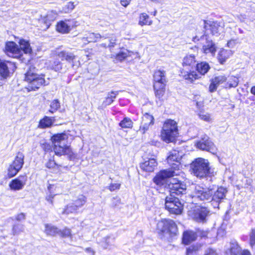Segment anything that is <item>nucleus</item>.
<instances>
[{
    "label": "nucleus",
    "mask_w": 255,
    "mask_h": 255,
    "mask_svg": "<svg viewBox=\"0 0 255 255\" xmlns=\"http://www.w3.org/2000/svg\"><path fill=\"white\" fill-rule=\"evenodd\" d=\"M102 37H103L99 33L89 32L86 34V36L83 37L82 39L85 43H87L96 42Z\"/></svg>",
    "instance_id": "29"
},
{
    "label": "nucleus",
    "mask_w": 255,
    "mask_h": 255,
    "mask_svg": "<svg viewBox=\"0 0 255 255\" xmlns=\"http://www.w3.org/2000/svg\"><path fill=\"white\" fill-rule=\"evenodd\" d=\"M52 188L51 186H49L48 187V189L49 190V191H50V194L48 195V196H47L46 197V200L49 202L50 203V204H51L52 205L53 204V198H54V197L55 196L56 194H53L51 192V188Z\"/></svg>",
    "instance_id": "52"
},
{
    "label": "nucleus",
    "mask_w": 255,
    "mask_h": 255,
    "mask_svg": "<svg viewBox=\"0 0 255 255\" xmlns=\"http://www.w3.org/2000/svg\"><path fill=\"white\" fill-rule=\"evenodd\" d=\"M239 38L238 37L232 38L231 39L228 40L227 45L230 48H233L238 43Z\"/></svg>",
    "instance_id": "49"
},
{
    "label": "nucleus",
    "mask_w": 255,
    "mask_h": 255,
    "mask_svg": "<svg viewBox=\"0 0 255 255\" xmlns=\"http://www.w3.org/2000/svg\"><path fill=\"white\" fill-rule=\"evenodd\" d=\"M202 50L206 54H211L214 55L216 50L217 46L212 40L209 39V37L206 38L205 41L202 42Z\"/></svg>",
    "instance_id": "21"
},
{
    "label": "nucleus",
    "mask_w": 255,
    "mask_h": 255,
    "mask_svg": "<svg viewBox=\"0 0 255 255\" xmlns=\"http://www.w3.org/2000/svg\"><path fill=\"white\" fill-rule=\"evenodd\" d=\"M75 7L74 2L72 1L68 2L66 3L65 7L63 8V10L61 12H64L65 13L69 12L73 10Z\"/></svg>",
    "instance_id": "44"
},
{
    "label": "nucleus",
    "mask_w": 255,
    "mask_h": 255,
    "mask_svg": "<svg viewBox=\"0 0 255 255\" xmlns=\"http://www.w3.org/2000/svg\"><path fill=\"white\" fill-rule=\"evenodd\" d=\"M58 13L55 10L48 11L46 16L44 17L45 22L46 23H50V22L53 21L57 17Z\"/></svg>",
    "instance_id": "36"
},
{
    "label": "nucleus",
    "mask_w": 255,
    "mask_h": 255,
    "mask_svg": "<svg viewBox=\"0 0 255 255\" xmlns=\"http://www.w3.org/2000/svg\"><path fill=\"white\" fill-rule=\"evenodd\" d=\"M196 146L197 148L215 154L217 149L214 144L212 142L207 135H204L200 140L197 142Z\"/></svg>",
    "instance_id": "14"
},
{
    "label": "nucleus",
    "mask_w": 255,
    "mask_h": 255,
    "mask_svg": "<svg viewBox=\"0 0 255 255\" xmlns=\"http://www.w3.org/2000/svg\"><path fill=\"white\" fill-rule=\"evenodd\" d=\"M36 71L35 67L30 66L25 74V80L28 83L27 88L28 91H35L46 85L44 76L36 74Z\"/></svg>",
    "instance_id": "5"
},
{
    "label": "nucleus",
    "mask_w": 255,
    "mask_h": 255,
    "mask_svg": "<svg viewBox=\"0 0 255 255\" xmlns=\"http://www.w3.org/2000/svg\"><path fill=\"white\" fill-rule=\"evenodd\" d=\"M152 23V20L146 13H142L139 17L138 24L140 26L150 25Z\"/></svg>",
    "instance_id": "32"
},
{
    "label": "nucleus",
    "mask_w": 255,
    "mask_h": 255,
    "mask_svg": "<svg viewBox=\"0 0 255 255\" xmlns=\"http://www.w3.org/2000/svg\"><path fill=\"white\" fill-rule=\"evenodd\" d=\"M191 168L194 175L199 178L206 177L209 173V162L202 158H198L193 161Z\"/></svg>",
    "instance_id": "8"
},
{
    "label": "nucleus",
    "mask_w": 255,
    "mask_h": 255,
    "mask_svg": "<svg viewBox=\"0 0 255 255\" xmlns=\"http://www.w3.org/2000/svg\"><path fill=\"white\" fill-rule=\"evenodd\" d=\"M165 206L170 213L176 215L180 214L183 209V206L179 199L171 195L166 197Z\"/></svg>",
    "instance_id": "10"
},
{
    "label": "nucleus",
    "mask_w": 255,
    "mask_h": 255,
    "mask_svg": "<svg viewBox=\"0 0 255 255\" xmlns=\"http://www.w3.org/2000/svg\"><path fill=\"white\" fill-rule=\"evenodd\" d=\"M200 247L197 245L189 247L187 249V255H196V252L199 250Z\"/></svg>",
    "instance_id": "43"
},
{
    "label": "nucleus",
    "mask_w": 255,
    "mask_h": 255,
    "mask_svg": "<svg viewBox=\"0 0 255 255\" xmlns=\"http://www.w3.org/2000/svg\"><path fill=\"white\" fill-rule=\"evenodd\" d=\"M68 135L65 133H57L53 135L51 140L54 144L53 150L55 154L58 156L67 155L70 160H74L77 155L74 153L70 146L67 145Z\"/></svg>",
    "instance_id": "2"
},
{
    "label": "nucleus",
    "mask_w": 255,
    "mask_h": 255,
    "mask_svg": "<svg viewBox=\"0 0 255 255\" xmlns=\"http://www.w3.org/2000/svg\"><path fill=\"white\" fill-rule=\"evenodd\" d=\"M126 54L122 52L117 54L116 58L118 60L122 61L126 58Z\"/></svg>",
    "instance_id": "60"
},
{
    "label": "nucleus",
    "mask_w": 255,
    "mask_h": 255,
    "mask_svg": "<svg viewBox=\"0 0 255 255\" xmlns=\"http://www.w3.org/2000/svg\"><path fill=\"white\" fill-rule=\"evenodd\" d=\"M208 37V36L204 30H203L202 32H201L199 30H197L196 36L193 38V41L194 42L199 40L203 41L204 39H206V38Z\"/></svg>",
    "instance_id": "38"
},
{
    "label": "nucleus",
    "mask_w": 255,
    "mask_h": 255,
    "mask_svg": "<svg viewBox=\"0 0 255 255\" xmlns=\"http://www.w3.org/2000/svg\"><path fill=\"white\" fill-rule=\"evenodd\" d=\"M204 255H218V254L215 250L209 248L205 251Z\"/></svg>",
    "instance_id": "56"
},
{
    "label": "nucleus",
    "mask_w": 255,
    "mask_h": 255,
    "mask_svg": "<svg viewBox=\"0 0 255 255\" xmlns=\"http://www.w3.org/2000/svg\"><path fill=\"white\" fill-rule=\"evenodd\" d=\"M27 181L25 175L20 176L17 178L12 179L9 183V187L12 190L17 191L23 189Z\"/></svg>",
    "instance_id": "19"
},
{
    "label": "nucleus",
    "mask_w": 255,
    "mask_h": 255,
    "mask_svg": "<svg viewBox=\"0 0 255 255\" xmlns=\"http://www.w3.org/2000/svg\"><path fill=\"white\" fill-rule=\"evenodd\" d=\"M166 72L164 70H158L154 72L153 75V80L154 81V86L157 88L161 85L165 87L167 82L166 78Z\"/></svg>",
    "instance_id": "20"
},
{
    "label": "nucleus",
    "mask_w": 255,
    "mask_h": 255,
    "mask_svg": "<svg viewBox=\"0 0 255 255\" xmlns=\"http://www.w3.org/2000/svg\"><path fill=\"white\" fill-rule=\"evenodd\" d=\"M196 69L200 75H204L210 69L209 64L206 62H202L196 64Z\"/></svg>",
    "instance_id": "33"
},
{
    "label": "nucleus",
    "mask_w": 255,
    "mask_h": 255,
    "mask_svg": "<svg viewBox=\"0 0 255 255\" xmlns=\"http://www.w3.org/2000/svg\"><path fill=\"white\" fill-rule=\"evenodd\" d=\"M168 187L170 193V195L174 196V195H180L186 193V184L184 182L177 178L171 179Z\"/></svg>",
    "instance_id": "11"
},
{
    "label": "nucleus",
    "mask_w": 255,
    "mask_h": 255,
    "mask_svg": "<svg viewBox=\"0 0 255 255\" xmlns=\"http://www.w3.org/2000/svg\"><path fill=\"white\" fill-rule=\"evenodd\" d=\"M60 107V103L57 99L53 100L50 104L49 112L52 114L55 113Z\"/></svg>",
    "instance_id": "39"
},
{
    "label": "nucleus",
    "mask_w": 255,
    "mask_h": 255,
    "mask_svg": "<svg viewBox=\"0 0 255 255\" xmlns=\"http://www.w3.org/2000/svg\"><path fill=\"white\" fill-rule=\"evenodd\" d=\"M209 210L205 207H198L193 210L189 211V215L197 222H204L209 214Z\"/></svg>",
    "instance_id": "13"
},
{
    "label": "nucleus",
    "mask_w": 255,
    "mask_h": 255,
    "mask_svg": "<svg viewBox=\"0 0 255 255\" xmlns=\"http://www.w3.org/2000/svg\"><path fill=\"white\" fill-rule=\"evenodd\" d=\"M56 165L53 158L49 159L48 161L46 163V166L48 168H54Z\"/></svg>",
    "instance_id": "54"
},
{
    "label": "nucleus",
    "mask_w": 255,
    "mask_h": 255,
    "mask_svg": "<svg viewBox=\"0 0 255 255\" xmlns=\"http://www.w3.org/2000/svg\"><path fill=\"white\" fill-rule=\"evenodd\" d=\"M129 57H131V59H139V55L137 52L128 51V58Z\"/></svg>",
    "instance_id": "59"
},
{
    "label": "nucleus",
    "mask_w": 255,
    "mask_h": 255,
    "mask_svg": "<svg viewBox=\"0 0 255 255\" xmlns=\"http://www.w3.org/2000/svg\"><path fill=\"white\" fill-rule=\"evenodd\" d=\"M18 43L20 48L14 42L9 41L6 43L5 50L9 56L20 59L23 55V52L28 54L32 52V49L28 41L24 39H20Z\"/></svg>",
    "instance_id": "3"
},
{
    "label": "nucleus",
    "mask_w": 255,
    "mask_h": 255,
    "mask_svg": "<svg viewBox=\"0 0 255 255\" xmlns=\"http://www.w3.org/2000/svg\"><path fill=\"white\" fill-rule=\"evenodd\" d=\"M157 165V162L154 158L149 159L140 164V168L146 172H152Z\"/></svg>",
    "instance_id": "25"
},
{
    "label": "nucleus",
    "mask_w": 255,
    "mask_h": 255,
    "mask_svg": "<svg viewBox=\"0 0 255 255\" xmlns=\"http://www.w3.org/2000/svg\"><path fill=\"white\" fill-rule=\"evenodd\" d=\"M189 195L195 201H209L211 200L217 202L224 199L227 193L226 189L220 187L215 192L212 189L205 188L198 184H192L189 188Z\"/></svg>",
    "instance_id": "1"
},
{
    "label": "nucleus",
    "mask_w": 255,
    "mask_h": 255,
    "mask_svg": "<svg viewBox=\"0 0 255 255\" xmlns=\"http://www.w3.org/2000/svg\"><path fill=\"white\" fill-rule=\"evenodd\" d=\"M49 67L55 71H59L62 69V63L58 60L50 61Z\"/></svg>",
    "instance_id": "37"
},
{
    "label": "nucleus",
    "mask_w": 255,
    "mask_h": 255,
    "mask_svg": "<svg viewBox=\"0 0 255 255\" xmlns=\"http://www.w3.org/2000/svg\"><path fill=\"white\" fill-rule=\"evenodd\" d=\"M177 175L172 168L167 169L160 171L154 178V182L158 185L163 184L165 180L167 178Z\"/></svg>",
    "instance_id": "16"
},
{
    "label": "nucleus",
    "mask_w": 255,
    "mask_h": 255,
    "mask_svg": "<svg viewBox=\"0 0 255 255\" xmlns=\"http://www.w3.org/2000/svg\"><path fill=\"white\" fill-rule=\"evenodd\" d=\"M77 25V21L75 20L66 19L61 21L57 24L56 30L62 33H67L70 32L71 28Z\"/></svg>",
    "instance_id": "17"
},
{
    "label": "nucleus",
    "mask_w": 255,
    "mask_h": 255,
    "mask_svg": "<svg viewBox=\"0 0 255 255\" xmlns=\"http://www.w3.org/2000/svg\"><path fill=\"white\" fill-rule=\"evenodd\" d=\"M197 237L196 233L192 231H186L183 234L182 243L185 245H188L195 241Z\"/></svg>",
    "instance_id": "26"
},
{
    "label": "nucleus",
    "mask_w": 255,
    "mask_h": 255,
    "mask_svg": "<svg viewBox=\"0 0 255 255\" xmlns=\"http://www.w3.org/2000/svg\"><path fill=\"white\" fill-rule=\"evenodd\" d=\"M14 67V65L8 61L0 62V75L3 78L6 79L9 75V69Z\"/></svg>",
    "instance_id": "23"
},
{
    "label": "nucleus",
    "mask_w": 255,
    "mask_h": 255,
    "mask_svg": "<svg viewBox=\"0 0 255 255\" xmlns=\"http://www.w3.org/2000/svg\"><path fill=\"white\" fill-rule=\"evenodd\" d=\"M210 82L211 83L209 85V90L210 92L213 93L217 90L218 85L214 82L212 79L211 80Z\"/></svg>",
    "instance_id": "51"
},
{
    "label": "nucleus",
    "mask_w": 255,
    "mask_h": 255,
    "mask_svg": "<svg viewBox=\"0 0 255 255\" xmlns=\"http://www.w3.org/2000/svg\"><path fill=\"white\" fill-rule=\"evenodd\" d=\"M196 65V61L195 56L192 54L186 55L182 60L183 68L181 71V76L185 80L190 82H193L195 80L200 78V74L192 71Z\"/></svg>",
    "instance_id": "4"
},
{
    "label": "nucleus",
    "mask_w": 255,
    "mask_h": 255,
    "mask_svg": "<svg viewBox=\"0 0 255 255\" xmlns=\"http://www.w3.org/2000/svg\"><path fill=\"white\" fill-rule=\"evenodd\" d=\"M154 123V118L152 115L145 113L143 117L141 122V125L140 127L139 130H142V133L148 130L150 126L153 125Z\"/></svg>",
    "instance_id": "22"
},
{
    "label": "nucleus",
    "mask_w": 255,
    "mask_h": 255,
    "mask_svg": "<svg viewBox=\"0 0 255 255\" xmlns=\"http://www.w3.org/2000/svg\"><path fill=\"white\" fill-rule=\"evenodd\" d=\"M250 244L253 248L255 245V229H253L250 234Z\"/></svg>",
    "instance_id": "50"
},
{
    "label": "nucleus",
    "mask_w": 255,
    "mask_h": 255,
    "mask_svg": "<svg viewBox=\"0 0 255 255\" xmlns=\"http://www.w3.org/2000/svg\"><path fill=\"white\" fill-rule=\"evenodd\" d=\"M87 202L86 196L80 195L74 200L72 203L67 205L62 212V214L68 215L77 212V210L82 207Z\"/></svg>",
    "instance_id": "12"
},
{
    "label": "nucleus",
    "mask_w": 255,
    "mask_h": 255,
    "mask_svg": "<svg viewBox=\"0 0 255 255\" xmlns=\"http://www.w3.org/2000/svg\"><path fill=\"white\" fill-rule=\"evenodd\" d=\"M182 155L179 152L176 150L170 151L167 157V161L168 164L173 169H179V161L181 158Z\"/></svg>",
    "instance_id": "18"
},
{
    "label": "nucleus",
    "mask_w": 255,
    "mask_h": 255,
    "mask_svg": "<svg viewBox=\"0 0 255 255\" xmlns=\"http://www.w3.org/2000/svg\"><path fill=\"white\" fill-rule=\"evenodd\" d=\"M15 219L17 221H24L25 219V215L24 213H21L16 216Z\"/></svg>",
    "instance_id": "58"
},
{
    "label": "nucleus",
    "mask_w": 255,
    "mask_h": 255,
    "mask_svg": "<svg viewBox=\"0 0 255 255\" xmlns=\"http://www.w3.org/2000/svg\"><path fill=\"white\" fill-rule=\"evenodd\" d=\"M58 235L64 238L71 237V230L67 228H64L63 230H60V232Z\"/></svg>",
    "instance_id": "46"
},
{
    "label": "nucleus",
    "mask_w": 255,
    "mask_h": 255,
    "mask_svg": "<svg viewBox=\"0 0 255 255\" xmlns=\"http://www.w3.org/2000/svg\"><path fill=\"white\" fill-rule=\"evenodd\" d=\"M119 125L122 128H128V118H125L124 120L120 123Z\"/></svg>",
    "instance_id": "57"
},
{
    "label": "nucleus",
    "mask_w": 255,
    "mask_h": 255,
    "mask_svg": "<svg viewBox=\"0 0 255 255\" xmlns=\"http://www.w3.org/2000/svg\"><path fill=\"white\" fill-rule=\"evenodd\" d=\"M118 93V91H112L111 93H109L106 100L104 102V104L107 106L112 104L116 98Z\"/></svg>",
    "instance_id": "35"
},
{
    "label": "nucleus",
    "mask_w": 255,
    "mask_h": 255,
    "mask_svg": "<svg viewBox=\"0 0 255 255\" xmlns=\"http://www.w3.org/2000/svg\"><path fill=\"white\" fill-rule=\"evenodd\" d=\"M85 251L90 255H95V252L91 248H86Z\"/></svg>",
    "instance_id": "61"
},
{
    "label": "nucleus",
    "mask_w": 255,
    "mask_h": 255,
    "mask_svg": "<svg viewBox=\"0 0 255 255\" xmlns=\"http://www.w3.org/2000/svg\"><path fill=\"white\" fill-rule=\"evenodd\" d=\"M212 80L219 86L220 84H223L227 81V77L225 75H220L215 76L214 78H212Z\"/></svg>",
    "instance_id": "41"
},
{
    "label": "nucleus",
    "mask_w": 255,
    "mask_h": 255,
    "mask_svg": "<svg viewBox=\"0 0 255 255\" xmlns=\"http://www.w3.org/2000/svg\"><path fill=\"white\" fill-rule=\"evenodd\" d=\"M56 54L62 60H65L69 63L72 62L76 58L73 53L66 50L58 52Z\"/></svg>",
    "instance_id": "27"
},
{
    "label": "nucleus",
    "mask_w": 255,
    "mask_h": 255,
    "mask_svg": "<svg viewBox=\"0 0 255 255\" xmlns=\"http://www.w3.org/2000/svg\"><path fill=\"white\" fill-rule=\"evenodd\" d=\"M43 148L45 149V150H48L50 148V146L48 144H43Z\"/></svg>",
    "instance_id": "63"
},
{
    "label": "nucleus",
    "mask_w": 255,
    "mask_h": 255,
    "mask_svg": "<svg viewBox=\"0 0 255 255\" xmlns=\"http://www.w3.org/2000/svg\"><path fill=\"white\" fill-rule=\"evenodd\" d=\"M121 202V199L119 197H114L112 199V206L114 207L117 206L119 205Z\"/></svg>",
    "instance_id": "55"
},
{
    "label": "nucleus",
    "mask_w": 255,
    "mask_h": 255,
    "mask_svg": "<svg viewBox=\"0 0 255 255\" xmlns=\"http://www.w3.org/2000/svg\"><path fill=\"white\" fill-rule=\"evenodd\" d=\"M115 240L114 236H107L102 239L100 245L104 249L111 250L115 247Z\"/></svg>",
    "instance_id": "24"
},
{
    "label": "nucleus",
    "mask_w": 255,
    "mask_h": 255,
    "mask_svg": "<svg viewBox=\"0 0 255 255\" xmlns=\"http://www.w3.org/2000/svg\"><path fill=\"white\" fill-rule=\"evenodd\" d=\"M154 89L155 90V94L159 100H160L161 98L163 97L165 93V87L161 86V85L159 86V87L156 88L155 86H154Z\"/></svg>",
    "instance_id": "40"
},
{
    "label": "nucleus",
    "mask_w": 255,
    "mask_h": 255,
    "mask_svg": "<svg viewBox=\"0 0 255 255\" xmlns=\"http://www.w3.org/2000/svg\"><path fill=\"white\" fill-rule=\"evenodd\" d=\"M230 251L231 255H238L241 252V248L238 244H233L231 247Z\"/></svg>",
    "instance_id": "45"
},
{
    "label": "nucleus",
    "mask_w": 255,
    "mask_h": 255,
    "mask_svg": "<svg viewBox=\"0 0 255 255\" xmlns=\"http://www.w3.org/2000/svg\"><path fill=\"white\" fill-rule=\"evenodd\" d=\"M121 3L124 6L126 7L128 5V0H121Z\"/></svg>",
    "instance_id": "62"
},
{
    "label": "nucleus",
    "mask_w": 255,
    "mask_h": 255,
    "mask_svg": "<svg viewBox=\"0 0 255 255\" xmlns=\"http://www.w3.org/2000/svg\"><path fill=\"white\" fill-rule=\"evenodd\" d=\"M109 41H110V43L108 46L107 45V44L106 43H102L101 44V46L102 47H103L105 48L108 47L110 48H111L112 47H114L115 45L116 44V38L115 36H112L110 38Z\"/></svg>",
    "instance_id": "47"
},
{
    "label": "nucleus",
    "mask_w": 255,
    "mask_h": 255,
    "mask_svg": "<svg viewBox=\"0 0 255 255\" xmlns=\"http://www.w3.org/2000/svg\"><path fill=\"white\" fill-rule=\"evenodd\" d=\"M24 226L20 224H16L13 225L12 228V232L14 235H18L20 233L23 232Z\"/></svg>",
    "instance_id": "42"
},
{
    "label": "nucleus",
    "mask_w": 255,
    "mask_h": 255,
    "mask_svg": "<svg viewBox=\"0 0 255 255\" xmlns=\"http://www.w3.org/2000/svg\"><path fill=\"white\" fill-rule=\"evenodd\" d=\"M157 230L159 234L170 237L176 235L178 232L175 223L172 220L166 219H162L158 222Z\"/></svg>",
    "instance_id": "7"
},
{
    "label": "nucleus",
    "mask_w": 255,
    "mask_h": 255,
    "mask_svg": "<svg viewBox=\"0 0 255 255\" xmlns=\"http://www.w3.org/2000/svg\"><path fill=\"white\" fill-rule=\"evenodd\" d=\"M121 186L120 183H111L108 187V189L111 191H114L116 190L119 189Z\"/></svg>",
    "instance_id": "53"
},
{
    "label": "nucleus",
    "mask_w": 255,
    "mask_h": 255,
    "mask_svg": "<svg viewBox=\"0 0 255 255\" xmlns=\"http://www.w3.org/2000/svg\"><path fill=\"white\" fill-rule=\"evenodd\" d=\"M24 155L23 153L18 152L14 159L9 164L7 169V176L10 178L15 176L22 168L24 164Z\"/></svg>",
    "instance_id": "9"
},
{
    "label": "nucleus",
    "mask_w": 255,
    "mask_h": 255,
    "mask_svg": "<svg viewBox=\"0 0 255 255\" xmlns=\"http://www.w3.org/2000/svg\"><path fill=\"white\" fill-rule=\"evenodd\" d=\"M44 232L47 235L54 236L59 235L60 230L54 226L46 224L45 225Z\"/></svg>",
    "instance_id": "31"
},
{
    "label": "nucleus",
    "mask_w": 255,
    "mask_h": 255,
    "mask_svg": "<svg viewBox=\"0 0 255 255\" xmlns=\"http://www.w3.org/2000/svg\"><path fill=\"white\" fill-rule=\"evenodd\" d=\"M233 54L232 50L221 49L218 53V59L221 64H223Z\"/></svg>",
    "instance_id": "30"
},
{
    "label": "nucleus",
    "mask_w": 255,
    "mask_h": 255,
    "mask_svg": "<svg viewBox=\"0 0 255 255\" xmlns=\"http://www.w3.org/2000/svg\"><path fill=\"white\" fill-rule=\"evenodd\" d=\"M178 134L177 123L172 120H166L161 131V139L166 143L174 141Z\"/></svg>",
    "instance_id": "6"
},
{
    "label": "nucleus",
    "mask_w": 255,
    "mask_h": 255,
    "mask_svg": "<svg viewBox=\"0 0 255 255\" xmlns=\"http://www.w3.org/2000/svg\"><path fill=\"white\" fill-rule=\"evenodd\" d=\"M55 121V117L44 116V118L39 121L38 127L40 128H50L53 125Z\"/></svg>",
    "instance_id": "28"
},
{
    "label": "nucleus",
    "mask_w": 255,
    "mask_h": 255,
    "mask_svg": "<svg viewBox=\"0 0 255 255\" xmlns=\"http://www.w3.org/2000/svg\"><path fill=\"white\" fill-rule=\"evenodd\" d=\"M227 82L226 84V88L236 87L239 84L238 78L234 76H230L227 78Z\"/></svg>",
    "instance_id": "34"
},
{
    "label": "nucleus",
    "mask_w": 255,
    "mask_h": 255,
    "mask_svg": "<svg viewBox=\"0 0 255 255\" xmlns=\"http://www.w3.org/2000/svg\"><path fill=\"white\" fill-rule=\"evenodd\" d=\"M242 255H251L250 252L248 251H244L242 253Z\"/></svg>",
    "instance_id": "64"
},
{
    "label": "nucleus",
    "mask_w": 255,
    "mask_h": 255,
    "mask_svg": "<svg viewBox=\"0 0 255 255\" xmlns=\"http://www.w3.org/2000/svg\"><path fill=\"white\" fill-rule=\"evenodd\" d=\"M198 116L200 119L205 122H209L211 121L212 119L208 113H204V112H200L198 114Z\"/></svg>",
    "instance_id": "48"
},
{
    "label": "nucleus",
    "mask_w": 255,
    "mask_h": 255,
    "mask_svg": "<svg viewBox=\"0 0 255 255\" xmlns=\"http://www.w3.org/2000/svg\"><path fill=\"white\" fill-rule=\"evenodd\" d=\"M223 24L222 22H218L213 21H204V28L206 30H210L211 33L218 36L223 31Z\"/></svg>",
    "instance_id": "15"
}]
</instances>
